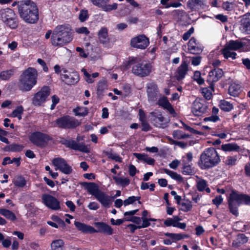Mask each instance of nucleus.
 <instances>
[{"mask_svg": "<svg viewBox=\"0 0 250 250\" xmlns=\"http://www.w3.org/2000/svg\"><path fill=\"white\" fill-rule=\"evenodd\" d=\"M73 36L74 32L70 25H58L53 31L51 42L54 46L62 47L70 43Z\"/></svg>", "mask_w": 250, "mask_h": 250, "instance_id": "obj_1", "label": "nucleus"}, {"mask_svg": "<svg viewBox=\"0 0 250 250\" xmlns=\"http://www.w3.org/2000/svg\"><path fill=\"white\" fill-rule=\"evenodd\" d=\"M18 13L25 22L36 23L39 21V9L36 4L31 0H23L18 2Z\"/></svg>", "mask_w": 250, "mask_h": 250, "instance_id": "obj_2", "label": "nucleus"}, {"mask_svg": "<svg viewBox=\"0 0 250 250\" xmlns=\"http://www.w3.org/2000/svg\"><path fill=\"white\" fill-rule=\"evenodd\" d=\"M229 212L235 216L239 215L238 207L241 205L250 206V195L239 193L238 191L232 190L228 200Z\"/></svg>", "mask_w": 250, "mask_h": 250, "instance_id": "obj_3", "label": "nucleus"}, {"mask_svg": "<svg viewBox=\"0 0 250 250\" xmlns=\"http://www.w3.org/2000/svg\"><path fill=\"white\" fill-rule=\"evenodd\" d=\"M127 66H132V73L140 77L148 76L151 71V64L142 61L138 57H129Z\"/></svg>", "mask_w": 250, "mask_h": 250, "instance_id": "obj_4", "label": "nucleus"}, {"mask_svg": "<svg viewBox=\"0 0 250 250\" xmlns=\"http://www.w3.org/2000/svg\"><path fill=\"white\" fill-rule=\"evenodd\" d=\"M38 72L33 67H28L21 75L19 87L23 91H30L37 82Z\"/></svg>", "mask_w": 250, "mask_h": 250, "instance_id": "obj_5", "label": "nucleus"}, {"mask_svg": "<svg viewBox=\"0 0 250 250\" xmlns=\"http://www.w3.org/2000/svg\"><path fill=\"white\" fill-rule=\"evenodd\" d=\"M81 184L87 189L88 192L94 196L104 207H109L111 202V197L101 191L97 184L83 182Z\"/></svg>", "mask_w": 250, "mask_h": 250, "instance_id": "obj_6", "label": "nucleus"}, {"mask_svg": "<svg viewBox=\"0 0 250 250\" xmlns=\"http://www.w3.org/2000/svg\"><path fill=\"white\" fill-rule=\"evenodd\" d=\"M219 156L216 149L212 147L205 149L201 154L198 165L202 169H207L216 166Z\"/></svg>", "mask_w": 250, "mask_h": 250, "instance_id": "obj_7", "label": "nucleus"}, {"mask_svg": "<svg viewBox=\"0 0 250 250\" xmlns=\"http://www.w3.org/2000/svg\"><path fill=\"white\" fill-rule=\"evenodd\" d=\"M0 19L7 27L16 29L19 26V19L12 9L3 8L0 10Z\"/></svg>", "mask_w": 250, "mask_h": 250, "instance_id": "obj_8", "label": "nucleus"}, {"mask_svg": "<svg viewBox=\"0 0 250 250\" xmlns=\"http://www.w3.org/2000/svg\"><path fill=\"white\" fill-rule=\"evenodd\" d=\"M80 125L79 121L68 115L58 118L54 122V126L63 129L74 128Z\"/></svg>", "mask_w": 250, "mask_h": 250, "instance_id": "obj_9", "label": "nucleus"}, {"mask_svg": "<svg viewBox=\"0 0 250 250\" xmlns=\"http://www.w3.org/2000/svg\"><path fill=\"white\" fill-rule=\"evenodd\" d=\"M30 141L36 146L43 148L45 147L52 138L47 134L39 131L33 132L29 137Z\"/></svg>", "mask_w": 250, "mask_h": 250, "instance_id": "obj_10", "label": "nucleus"}, {"mask_svg": "<svg viewBox=\"0 0 250 250\" xmlns=\"http://www.w3.org/2000/svg\"><path fill=\"white\" fill-rule=\"evenodd\" d=\"M50 93L48 86H44L37 93L35 94L32 99V103L35 106H41L44 103Z\"/></svg>", "mask_w": 250, "mask_h": 250, "instance_id": "obj_11", "label": "nucleus"}, {"mask_svg": "<svg viewBox=\"0 0 250 250\" xmlns=\"http://www.w3.org/2000/svg\"><path fill=\"white\" fill-rule=\"evenodd\" d=\"M60 142L66 147L72 149L79 150L85 153H88L89 152V149L83 143H78L74 140L71 139L67 140L65 139H62Z\"/></svg>", "mask_w": 250, "mask_h": 250, "instance_id": "obj_12", "label": "nucleus"}, {"mask_svg": "<svg viewBox=\"0 0 250 250\" xmlns=\"http://www.w3.org/2000/svg\"><path fill=\"white\" fill-rule=\"evenodd\" d=\"M149 44L148 38L144 35H140L131 39L130 45L139 49H146Z\"/></svg>", "mask_w": 250, "mask_h": 250, "instance_id": "obj_13", "label": "nucleus"}, {"mask_svg": "<svg viewBox=\"0 0 250 250\" xmlns=\"http://www.w3.org/2000/svg\"><path fill=\"white\" fill-rule=\"evenodd\" d=\"M42 203L49 208L58 210L61 208L60 202L53 196L44 194L42 197Z\"/></svg>", "mask_w": 250, "mask_h": 250, "instance_id": "obj_14", "label": "nucleus"}, {"mask_svg": "<svg viewBox=\"0 0 250 250\" xmlns=\"http://www.w3.org/2000/svg\"><path fill=\"white\" fill-rule=\"evenodd\" d=\"M53 164L62 172L65 174H70L72 172V168L66 161L62 158H56L52 161Z\"/></svg>", "mask_w": 250, "mask_h": 250, "instance_id": "obj_15", "label": "nucleus"}, {"mask_svg": "<svg viewBox=\"0 0 250 250\" xmlns=\"http://www.w3.org/2000/svg\"><path fill=\"white\" fill-rule=\"evenodd\" d=\"M151 121L155 126L162 128L167 127L169 122V120L164 117L161 114L156 113H152Z\"/></svg>", "mask_w": 250, "mask_h": 250, "instance_id": "obj_16", "label": "nucleus"}, {"mask_svg": "<svg viewBox=\"0 0 250 250\" xmlns=\"http://www.w3.org/2000/svg\"><path fill=\"white\" fill-rule=\"evenodd\" d=\"M61 80L68 85L76 84L79 80V75L76 72L68 73V74H61Z\"/></svg>", "mask_w": 250, "mask_h": 250, "instance_id": "obj_17", "label": "nucleus"}, {"mask_svg": "<svg viewBox=\"0 0 250 250\" xmlns=\"http://www.w3.org/2000/svg\"><path fill=\"white\" fill-rule=\"evenodd\" d=\"M147 94L149 101L155 102L158 97V88L154 83H150L147 85Z\"/></svg>", "mask_w": 250, "mask_h": 250, "instance_id": "obj_18", "label": "nucleus"}, {"mask_svg": "<svg viewBox=\"0 0 250 250\" xmlns=\"http://www.w3.org/2000/svg\"><path fill=\"white\" fill-rule=\"evenodd\" d=\"M157 104L162 107L164 109H167L173 117L176 116L177 114L175 110L166 97L163 96L162 97L160 98L157 101Z\"/></svg>", "mask_w": 250, "mask_h": 250, "instance_id": "obj_19", "label": "nucleus"}, {"mask_svg": "<svg viewBox=\"0 0 250 250\" xmlns=\"http://www.w3.org/2000/svg\"><path fill=\"white\" fill-rule=\"evenodd\" d=\"M240 29L246 34H250V13L245 14L240 21Z\"/></svg>", "mask_w": 250, "mask_h": 250, "instance_id": "obj_20", "label": "nucleus"}, {"mask_svg": "<svg viewBox=\"0 0 250 250\" xmlns=\"http://www.w3.org/2000/svg\"><path fill=\"white\" fill-rule=\"evenodd\" d=\"M188 71V63L186 61H183L181 64L178 67L175 77L176 79L180 81L183 80L187 74Z\"/></svg>", "mask_w": 250, "mask_h": 250, "instance_id": "obj_21", "label": "nucleus"}, {"mask_svg": "<svg viewBox=\"0 0 250 250\" xmlns=\"http://www.w3.org/2000/svg\"><path fill=\"white\" fill-rule=\"evenodd\" d=\"M188 46L190 53L194 54H199L203 50V46L199 42H197L196 39L194 37L191 38L189 41Z\"/></svg>", "mask_w": 250, "mask_h": 250, "instance_id": "obj_22", "label": "nucleus"}, {"mask_svg": "<svg viewBox=\"0 0 250 250\" xmlns=\"http://www.w3.org/2000/svg\"><path fill=\"white\" fill-rule=\"evenodd\" d=\"M188 6L192 10L204 9L208 7L204 0H188Z\"/></svg>", "mask_w": 250, "mask_h": 250, "instance_id": "obj_23", "label": "nucleus"}, {"mask_svg": "<svg viewBox=\"0 0 250 250\" xmlns=\"http://www.w3.org/2000/svg\"><path fill=\"white\" fill-rule=\"evenodd\" d=\"M243 91V87L240 84L232 83L228 88V93L232 97H238Z\"/></svg>", "mask_w": 250, "mask_h": 250, "instance_id": "obj_24", "label": "nucleus"}, {"mask_svg": "<svg viewBox=\"0 0 250 250\" xmlns=\"http://www.w3.org/2000/svg\"><path fill=\"white\" fill-rule=\"evenodd\" d=\"M207 106L200 102L195 101L193 104L192 112L196 116H200L206 111Z\"/></svg>", "mask_w": 250, "mask_h": 250, "instance_id": "obj_25", "label": "nucleus"}, {"mask_svg": "<svg viewBox=\"0 0 250 250\" xmlns=\"http://www.w3.org/2000/svg\"><path fill=\"white\" fill-rule=\"evenodd\" d=\"M99 42L103 45H106L109 42L108 36V29L106 27H102L98 33Z\"/></svg>", "mask_w": 250, "mask_h": 250, "instance_id": "obj_26", "label": "nucleus"}, {"mask_svg": "<svg viewBox=\"0 0 250 250\" xmlns=\"http://www.w3.org/2000/svg\"><path fill=\"white\" fill-rule=\"evenodd\" d=\"M74 225L79 230L84 233H93L97 231V230L92 226L87 225L84 223L75 221Z\"/></svg>", "mask_w": 250, "mask_h": 250, "instance_id": "obj_27", "label": "nucleus"}, {"mask_svg": "<svg viewBox=\"0 0 250 250\" xmlns=\"http://www.w3.org/2000/svg\"><path fill=\"white\" fill-rule=\"evenodd\" d=\"M95 226L98 230L96 232H103L108 235H111L113 233V229L111 227L103 222L95 223Z\"/></svg>", "mask_w": 250, "mask_h": 250, "instance_id": "obj_28", "label": "nucleus"}, {"mask_svg": "<svg viewBox=\"0 0 250 250\" xmlns=\"http://www.w3.org/2000/svg\"><path fill=\"white\" fill-rule=\"evenodd\" d=\"M225 46L231 50H238L244 47V43L238 40H230Z\"/></svg>", "mask_w": 250, "mask_h": 250, "instance_id": "obj_29", "label": "nucleus"}, {"mask_svg": "<svg viewBox=\"0 0 250 250\" xmlns=\"http://www.w3.org/2000/svg\"><path fill=\"white\" fill-rule=\"evenodd\" d=\"M248 238L244 233H240L237 235L235 240L232 242V246L235 247H239L242 245L247 243Z\"/></svg>", "mask_w": 250, "mask_h": 250, "instance_id": "obj_30", "label": "nucleus"}, {"mask_svg": "<svg viewBox=\"0 0 250 250\" xmlns=\"http://www.w3.org/2000/svg\"><path fill=\"white\" fill-rule=\"evenodd\" d=\"M217 67H214V68L209 72L207 79V82L209 84H213L214 83L217 82L219 80L218 73L217 70Z\"/></svg>", "mask_w": 250, "mask_h": 250, "instance_id": "obj_31", "label": "nucleus"}, {"mask_svg": "<svg viewBox=\"0 0 250 250\" xmlns=\"http://www.w3.org/2000/svg\"><path fill=\"white\" fill-rule=\"evenodd\" d=\"M208 58L214 67H218L219 65V60H218V51L217 49L210 52L208 56Z\"/></svg>", "mask_w": 250, "mask_h": 250, "instance_id": "obj_32", "label": "nucleus"}, {"mask_svg": "<svg viewBox=\"0 0 250 250\" xmlns=\"http://www.w3.org/2000/svg\"><path fill=\"white\" fill-rule=\"evenodd\" d=\"M214 91V84H209L208 87H204L201 89L202 95L206 100H210L212 97V92Z\"/></svg>", "mask_w": 250, "mask_h": 250, "instance_id": "obj_33", "label": "nucleus"}, {"mask_svg": "<svg viewBox=\"0 0 250 250\" xmlns=\"http://www.w3.org/2000/svg\"><path fill=\"white\" fill-rule=\"evenodd\" d=\"M220 108L224 112H229L232 110L233 105L225 100H220Z\"/></svg>", "mask_w": 250, "mask_h": 250, "instance_id": "obj_34", "label": "nucleus"}, {"mask_svg": "<svg viewBox=\"0 0 250 250\" xmlns=\"http://www.w3.org/2000/svg\"><path fill=\"white\" fill-rule=\"evenodd\" d=\"M15 72V69L13 68L2 71L0 73V79L3 81H8L14 75Z\"/></svg>", "mask_w": 250, "mask_h": 250, "instance_id": "obj_35", "label": "nucleus"}, {"mask_svg": "<svg viewBox=\"0 0 250 250\" xmlns=\"http://www.w3.org/2000/svg\"><path fill=\"white\" fill-rule=\"evenodd\" d=\"M142 110H140V120L141 122V125L142 126V130L143 131H147L151 129L149 124L145 120V115L144 113H141Z\"/></svg>", "mask_w": 250, "mask_h": 250, "instance_id": "obj_36", "label": "nucleus"}, {"mask_svg": "<svg viewBox=\"0 0 250 250\" xmlns=\"http://www.w3.org/2000/svg\"><path fill=\"white\" fill-rule=\"evenodd\" d=\"M0 214L4 216L7 219L12 221L16 220L17 219L15 214L12 211L6 209L0 208Z\"/></svg>", "mask_w": 250, "mask_h": 250, "instance_id": "obj_37", "label": "nucleus"}, {"mask_svg": "<svg viewBox=\"0 0 250 250\" xmlns=\"http://www.w3.org/2000/svg\"><path fill=\"white\" fill-rule=\"evenodd\" d=\"M240 147L236 144H228L221 146V149L224 151H238Z\"/></svg>", "mask_w": 250, "mask_h": 250, "instance_id": "obj_38", "label": "nucleus"}, {"mask_svg": "<svg viewBox=\"0 0 250 250\" xmlns=\"http://www.w3.org/2000/svg\"><path fill=\"white\" fill-rule=\"evenodd\" d=\"M230 50V49L225 46L224 48L222 49L221 52L225 59H228L229 58H231L234 60V59L236 58L237 54L235 52H231Z\"/></svg>", "mask_w": 250, "mask_h": 250, "instance_id": "obj_39", "label": "nucleus"}, {"mask_svg": "<svg viewBox=\"0 0 250 250\" xmlns=\"http://www.w3.org/2000/svg\"><path fill=\"white\" fill-rule=\"evenodd\" d=\"M163 171L165 173L169 175L172 179L176 180L178 182H182L183 181L182 176L176 172L171 171L167 168H164Z\"/></svg>", "mask_w": 250, "mask_h": 250, "instance_id": "obj_40", "label": "nucleus"}, {"mask_svg": "<svg viewBox=\"0 0 250 250\" xmlns=\"http://www.w3.org/2000/svg\"><path fill=\"white\" fill-rule=\"evenodd\" d=\"M225 73L223 70L220 68V79H222L221 83H220L222 88H225L228 84L229 83L230 77L229 76H225Z\"/></svg>", "mask_w": 250, "mask_h": 250, "instance_id": "obj_41", "label": "nucleus"}, {"mask_svg": "<svg viewBox=\"0 0 250 250\" xmlns=\"http://www.w3.org/2000/svg\"><path fill=\"white\" fill-rule=\"evenodd\" d=\"M113 179L116 184L120 185L123 187H125L130 184V180L127 178H123L117 176L113 177Z\"/></svg>", "mask_w": 250, "mask_h": 250, "instance_id": "obj_42", "label": "nucleus"}, {"mask_svg": "<svg viewBox=\"0 0 250 250\" xmlns=\"http://www.w3.org/2000/svg\"><path fill=\"white\" fill-rule=\"evenodd\" d=\"M13 183L16 187L22 188L26 185V181L22 176H18L14 179Z\"/></svg>", "mask_w": 250, "mask_h": 250, "instance_id": "obj_43", "label": "nucleus"}, {"mask_svg": "<svg viewBox=\"0 0 250 250\" xmlns=\"http://www.w3.org/2000/svg\"><path fill=\"white\" fill-rule=\"evenodd\" d=\"M24 146L23 145H19L17 144H12L6 147L7 150L12 152H20L21 151Z\"/></svg>", "mask_w": 250, "mask_h": 250, "instance_id": "obj_44", "label": "nucleus"}, {"mask_svg": "<svg viewBox=\"0 0 250 250\" xmlns=\"http://www.w3.org/2000/svg\"><path fill=\"white\" fill-rule=\"evenodd\" d=\"M165 235L170 237L171 239H172V240H173V241H179L188 237L187 235L172 233H165Z\"/></svg>", "mask_w": 250, "mask_h": 250, "instance_id": "obj_45", "label": "nucleus"}, {"mask_svg": "<svg viewBox=\"0 0 250 250\" xmlns=\"http://www.w3.org/2000/svg\"><path fill=\"white\" fill-rule=\"evenodd\" d=\"M63 245V241L62 239H58L52 242L51 244V248L52 250H59V249L62 250Z\"/></svg>", "mask_w": 250, "mask_h": 250, "instance_id": "obj_46", "label": "nucleus"}, {"mask_svg": "<svg viewBox=\"0 0 250 250\" xmlns=\"http://www.w3.org/2000/svg\"><path fill=\"white\" fill-rule=\"evenodd\" d=\"M73 111L76 115L80 116H85L88 113V110L85 107H78L74 109Z\"/></svg>", "mask_w": 250, "mask_h": 250, "instance_id": "obj_47", "label": "nucleus"}, {"mask_svg": "<svg viewBox=\"0 0 250 250\" xmlns=\"http://www.w3.org/2000/svg\"><path fill=\"white\" fill-rule=\"evenodd\" d=\"M24 109L21 105L18 106L14 110L12 113V116L17 117L19 120L21 119V115L23 114Z\"/></svg>", "mask_w": 250, "mask_h": 250, "instance_id": "obj_48", "label": "nucleus"}, {"mask_svg": "<svg viewBox=\"0 0 250 250\" xmlns=\"http://www.w3.org/2000/svg\"><path fill=\"white\" fill-rule=\"evenodd\" d=\"M182 161L183 163V174L185 175H191L193 172L191 166L188 164L184 159H183Z\"/></svg>", "mask_w": 250, "mask_h": 250, "instance_id": "obj_49", "label": "nucleus"}, {"mask_svg": "<svg viewBox=\"0 0 250 250\" xmlns=\"http://www.w3.org/2000/svg\"><path fill=\"white\" fill-rule=\"evenodd\" d=\"M181 209L184 212L190 211L192 207L191 202L188 200H185L181 203Z\"/></svg>", "mask_w": 250, "mask_h": 250, "instance_id": "obj_50", "label": "nucleus"}, {"mask_svg": "<svg viewBox=\"0 0 250 250\" xmlns=\"http://www.w3.org/2000/svg\"><path fill=\"white\" fill-rule=\"evenodd\" d=\"M207 186V182L205 180L200 179L197 181L196 187L198 191H204Z\"/></svg>", "mask_w": 250, "mask_h": 250, "instance_id": "obj_51", "label": "nucleus"}, {"mask_svg": "<svg viewBox=\"0 0 250 250\" xmlns=\"http://www.w3.org/2000/svg\"><path fill=\"white\" fill-rule=\"evenodd\" d=\"M107 89V85L104 81H100L97 86V93L98 95H101L104 91Z\"/></svg>", "mask_w": 250, "mask_h": 250, "instance_id": "obj_52", "label": "nucleus"}, {"mask_svg": "<svg viewBox=\"0 0 250 250\" xmlns=\"http://www.w3.org/2000/svg\"><path fill=\"white\" fill-rule=\"evenodd\" d=\"M193 79L194 81L199 85H202L204 83V79L201 77V73L199 71H196L194 72Z\"/></svg>", "mask_w": 250, "mask_h": 250, "instance_id": "obj_53", "label": "nucleus"}, {"mask_svg": "<svg viewBox=\"0 0 250 250\" xmlns=\"http://www.w3.org/2000/svg\"><path fill=\"white\" fill-rule=\"evenodd\" d=\"M141 197L140 196H130L127 199L124 200V205L125 206H126L130 204H132L136 201H139ZM139 203L141 204V202L140 201H139Z\"/></svg>", "mask_w": 250, "mask_h": 250, "instance_id": "obj_54", "label": "nucleus"}, {"mask_svg": "<svg viewBox=\"0 0 250 250\" xmlns=\"http://www.w3.org/2000/svg\"><path fill=\"white\" fill-rule=\"evenodd\" d=\"M125 220L126 221L132 222L135 223L137 225L140 224L142 222L141 218H140L139 217L134 216H130L128 217H125Z\"/></svg>", "mask_w": 250, "mask_h": 250, "instance_id": "obj_55", "label": "nucleus"}, {"mask_svg": "<svg viewBox=\"0 0 250 250\" xmlns=\"http://www.w3.org/2000/svg\"><path fill=\"white\" fill-rule=\"evenodd\" d=\"M237 161V156H228L225 161V164L228 166H234Z\"/></svg>", "mask_w": 250, "mask_h": 250, "instance_id": "obj_56", "label": "nucleus"}, {"mask_svg": "<svg viewBox=\"0 0 250 250\" xmlns=\"http://www.w3.org/2000/svg\"><path fill=\"white\" fill-rule=\"evenodd\" d=\"M92 3L103 9L106 3H107L109 0H91Z\"/></svg>", "mask_w": 250, "mask_h": 250, "instance_id": "obj_57", "label": "nucleus"}, {"mask_svg": "<svg viewBox=\"0 0 250 250\" xmlns=\"http://www.w3.org/2000/svg\"><path fill=\"white\" fill-rule=\"evenodd\" d=\"M233 3L228 2L227 1L226 2H224L222 4V7L224 10H227V11H231L233 9Z\"/></svg>", "mask_w": 250, "mask_h": 250, "instance_id": "obj_58", "label": "nucleus"}, {"mask_svg": "<svg viewBox=\"0 0 250 250\" xmlns=\"http://www.w3.org/2000/svg\"><path fill=\"white\" fill-rule=\"evenodd\" d=\"M88 18V11L86 10H82L81 11L79 19L81 22H84Z\"/></svg>", "mask_w": 250, "mask_h": 250, "instance_id": "obj_59", "label": "nucleus"}, {"mask_svg": "<svg viewBox=\"0 0 250 250\" xmlns=\"http://www.w3.org/2000/svg\"><path fill=\"white\" fill-rule=\"evenodd\" d=\"M118 4L116 3H114L112 4H107L106 3L102 9L105 11L108 12L113 10H116Z\"/></svg>", "mask_w": 250, "mask_h": 250, "instance_id": "obj_60", "label": "nucleus"}, {"mask_svg": "<svg viewBox=\"0 0 250 250\" xmlns=\"http://www.w3.org/2000/svg\"><path fill=\"white\" fill-rule=\"evenodd\" d=\"M107 155L110 159L115 160L116 162H122V158L118 154H114L111 152H108L107 153Z\"/></svg>", "mask_w": 250, "mask_h": 250, "instance_id": "obj_61", "label": "nucleus"}, {"mask_svg": "<svg viewBox=\"0 0 250 250\" xmlns=\"http://www.w3.org/2000/svg\"><path fill=\"white\" fill-rule=\"evenodd\" d=\"M7 133V132L6 131L0 129V140L3 143L9 144V142L8 140L6 137L3 136L6 135Z\"/></svg>", "mask_w": 250, "mask_h": 250, "instance_id": "obj_62", "label": "nucleus"}, {"mask_svg": "<svg viewBox=\"0 0 250 250\" xmlns=\"http://www.w3.org/2000/svg\"><path fill=\"white\" fill-rule=\"evenodd\" d=\"M194 32V28L192 27L190 28L187 32L185 33L184 35H183V39L184 41H187L189 37H190L191 35Z\"/></svg>", "mask_w": 250, "mask_h": 250, "instance_id": "obj_63", "label": "nucleus"}, {"mask_svg": "<svg viewBox=\"0 0 250 250\" xmlns=\"http://www.w3.org/2000/svg\"><path fill=\"white\" fill-rule=\"evenodd\" d=\"M75 31L79 34H84L85 35H88L89 33V30L86 27H82L80 28H76Z\"/></svg>", "mask_w": 250, "mask_h": 250, "instance_id": "obj_64", "label": "nucleus"}]
</instances>
